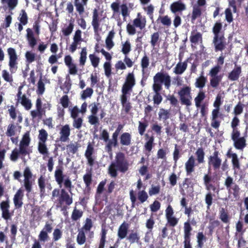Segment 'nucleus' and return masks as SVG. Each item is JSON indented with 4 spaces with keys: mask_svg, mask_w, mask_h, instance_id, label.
I'll list each match as a JSON object with an SVG mask.
<instances>
[{
    "mask_svg": "<svg viewBox=\"0 0 248 248\" xmlns=\"http://www.w3.org/2000/svg\"><path fill=\"white\" fill-rule=\"evenodd\" d=\"M129 163L124 154L119 152L116 153L115 160L112 162L108 168V174L112 178L118 176V171L125 173L129 169Z\"/></svg>",
    "mask_w": 248,
    "mask_h": 248,
    "instance_id": "f257e3e1",
    "label": "nucleus"
},
{
    "mask_svg": "<svg viewBox=\"0 0 248 248\" xmlns=\"http://www.w3.org/2000/svg\"><path fill=\"white\" fill-rule=\"evenodd\" d=\"M30 132H26L23 136L20 141L19 148H15L12 150L10 156V159L12 161L16 162L19 158L23 160L27 155H29L31 151L29 148L31 142Z\"/></svg>",
    "mask_w": 248,
    "mask_h": 248,
    "instance_id": "f03ea898",
    "label": "nucleus"
},
{
    "mask_svg": "<svg viewBox=\"0 0 248 248\" xmlns=\"http://www.w3.org/2000/svg\"><path fill=\"white\" fill-rule=\"evenodd\" d=\"M136 84V80L133 72L129 73L126 77L125 80L122 88V94L120 95L121 104L129 101L130 93Z\"/></svg>",
    "mask_w": 248,
    "mask_h": 248,
    "instance_id": "7ed1b4c3",
    "label": "nucleus"
},
{
    "mask_svg": "<svg viewBox=\"0 0 248 248\" xmlns=\"http://www.w3.org/2000/svg\"><path fill=\"white\" fill-rule=\"evenodd\" d=\"M52 196L53 197H58V204L60 206H62V210H66L67 206H70L73 203V197L66 191V188H55L52 191Z\"/></svg>",
    "mask_w": 248,
    "mask_h": 248,
    "instance_id": "20e7f679",
    "label": "nucleus"
},
{
    "mask_svg": "<svg viewBox=\"0 0 248 248\" xmlns=\"http://www.w3.org/2000/svg\"><path fill=\"white\" fill-rule=\"evenodd\" d=\"M154 83L152 87L162 90L164 84L166 89H169L171 86V78L166 72H157L153 77Z\"/></svg>",
    "mask_w": 248,
    "mask_h": 248,
    "instance_id": "39448f33",
    "label": "nucleus"
},
{
    "mask_svg": "<svg viewBox=\"0 0 248 248\" xmlns=\"http://www.w3.org/2000/svg\"><path fill=\"white\" fill-rule=\"evenodd\" d=\"M146 25V17L142 16L140 13H138L137 17L133 21V24L128 23L126 25L127 32L129 35H134L136 33V28H139L140 30H142L145 28Z\"/></svg>",
    "mask_w": 248,
    "mask_h": 248,
    "instance_id": "423d86ee",
    "label": "nucleus"
},
{
    "mask_svg": "<svg viewBox=\"0 0 248 248\" xmlns=\"http://www.w3.org/2000/svg\"><path fill=\"white\" fill-rule=\"evenodd\" d=\"M54 177L56 181L60 188L62 187V184L63 183L64 188L71 193V190L73 187L72 182L69 178H67L64 180V175L62 168H57L56 170Z\"/></svg>",
    "mask_w": 248,
    "mask_h": 248,
    "instance_id": "0eeeda50",
    "label": "nucleus"
},
{
    "mask_svg": "<svg viewBox=\"0 0 248 248\" xmlns=\"http://www.w3.org/2000/svg\"><path fill=\"white\" fill-rule=\"evenodd\" d=\"M7 52L9 57V70L12 74H14L18 68V55L16 49L13 47L8 48Z\"/></svg>",
    "mask_w": 248,
    "mask_h": 248,
    "instance_id": "6e6552de",
    "label": "nucleus"
},
{
    "mask_svg": "<svg viewBox=\"0 0 248 248\" xmlns=\"http://www.w3.org/2000/svg\"><path fill=\"white\" fill-rule=\"evenodd\" d=\"M181 103L186 106L191 105L192 96L191 95V88L185 86L181 88L178 92Z\"/></svg>",
    "mask_w": 248,
    "mask_h": 248,
    "instance_id": "1a4fd4ad",
    "label": "nucleus"
},
{
    "mask_svg": "<svg viewBox=\"0 0 248 248\" xmlns=\"http://www.w3.org/2000/svg\"><path fill=\"white\" fill-rule=\"evenodd\" d=\"M222 163V159L220 157V153L215 150L212 155L208 158V164L209 167H212L214 170H218Z\"/></svg>",
    "mask_w": 248,
    "mask_h": 248,
    "instance_id": "9d476101",
    "label": "nucleus"
},
{
    "mask_svg": "<svg viewBox=\"0 0 248 248\" xmlns=\"http://www.w3.org/2000/svg\"><path fill=\"white\" fill-rule=\"evenodd\" d=\"M213 44L215 51H222L224 50L226 46V39L224 34H222L220 36H214Z\"/></svg>",
    "mask_w": 248,
    "mask_h": 248,
    "instance_id": "9b49d317",
    "label": "nucleus"
},
{
    "mask_svg": "<svg viewBox=\"0 0 248 248\" xmlns=\"http://www.w3.org/2000/svg\"><path fill=\"white\" fill-rule=\"evenodd\" d=\"M17 127L14 123L10 124L7 128L5 132L6 135L8 137H10V139L13 143L17 144L18 142V136H16Z\"/></svg>",
    "mask_w": 248,
    "mask_h": 248,
    "instance_id": "f8f14e48",
    "label": "nucleus"
},
{
    "mask_svg": "<svg viewBox=\"0 0 248 248\" xmlns=\"http://www.w3.org/2000/svg\"><path fill=\"white\" fill-rule=\"evenodd\" d=\"M53 229L52 224L46 222L42 231L40 232L38 238L40 241L46 242L48 238V233H51Z\"/></svg>",
    "mask_w": 248,
    "mask_h": 248,
    "instance_id": "ddd939ff",
    "label": "nucleus"
},
{
    "mask_svg": "<svg viewBox=\"0 0 248 248\" xmlns=\"http://www.w3.org/2000/svg\"><path fill=\"white\" fill-rule=\"evenodd\" d=\"M59 134V141L63 142L69 141V136L71 134V129L69 125L66 124L62 126L60 130Z\"/></svg>",
    "mask_w": 248,
    "mask_h": 248,
    "instance_id": "4468645a",
    "label": "nucleus"
},
{
    "mask_svg": "<svg viewBox=\"0 0 248 248\" xmlns=\"http://www.w3.org/2000/svg\"><path fill=\"white\" fill-rule=\"evenodd\" d=\"M242 73V67L240 65L236 64V62L234 63V67L233 69L228 73V79L230 81L238 80Z\"/></svg>",
    "mask_w": 248,
    "mask_h": 248,
    "instance_id": "2eb2a0df",
    "label": "nucleus"
},
{
    "mask_svg": "<svg viewBox=\"0 0 248 248\" xmlns=\"http://www.w3.org/2000/svg\"><path fill=\"white\" fill-rule=\"evenodd\" d=\"M0 208L2 211V217L5 220L9 219L11 215L9 212L10 200L8 197L6 201L0 203Z\"/></svg>",
    "mask_w": 248,
    "mask_h": 248,
    "instance_id": "dca6fc26",
    "label": "nucleus"
},
{
    "mask_svg": "<svg viewBox=\"0 0 248 248\" xmlns=\"http://www.w3.org/2000/svg\"><path fill=\"white\" fill-rule=\"evenodd\" d=\"M23 198L24 191L21 188H19L15 194L13 198V202L16 209H19L22 206Z\"/></svg>",
    "mask_w": 248,
    "mask_h": 248,
    "instance_id": "f3484780",
    "label": "nucleus"
},
{
    "mask_svg": "<svg viewBox=\"0 0 248 248\" xmlns=\"http://www.w3.org/2000/svg\"><path fill=\"white\" fill-rule=\"evenodd\" d=\"M101 19H100L98 10L96 9H94L93 12L92 21V25L93 27L94 32L98 33V31L101 30L100 28V22Z\"/></svg>",
    "mask_w": 248,
    "mask_h": 248,
    "instance_id": "a211bd4d",
    "label": "nucleus"
},
{
    "mask_svg": "<svg viewBox=\"0 0 248 248\" xmlns=\"http://www.w3.org/2000/svg\"><path fill=\"white\" fill-rule=\"evenodd\" d=\"M93 146L91 142H89L88 143L87 149L85 151V156L87 159L88 164L91 167H93L95 163L94 158L93 156Z\"/></svg>",
    "mask_w": 248,
    "mask_h": 248,
    "instance_id": "6ab92c4d",
    "label": "nucleus"
},
{
    "mask_svg": "<svg viewBox=\"0 0 248 248\" xmlns=\"http://www.w3.org/2000/svg\"><path fill=\"white\" fill-rule=\"evenodd\" d=\"M226 155L228 157L232 158V169L234 171L240 170V162L237 155L236 153H232L230 149L228 151Z\"/></svg>",
    "mask_w": 248,
    "mask_h": 248,
    "instance_id": "aec40b11",
    "label": "nucleus"
},
{
    "mask_svg": "<svg viewBox=\"0 0 248 248\" xmlns=\"http://www.w3.org/2000/svg\"><path fill=\"white\" fill-rule=\"evenodd\" d=\"M195 166V159L192 155L189 157L185 164V170L187 175H191L194 171Z\"/></svg>",
    "mask_w": 248,
    "mask_h": 248,
    "instance_id": "412c9836",
    "label": "nucleus"
},
{
    "mask_svg": "<svg viewBox=\"0 0 248 248\" xmlns=\"http://www.w3.org/2000/svg\"><path fill=\"white\" fill-rule=\"evenodd\" d=\"M219 109L215 108L212 111L211 125L215 129H218L220 125V121L218 120Z\"/></svg>",
    "mask_w": 248,
    "mask_h": 248,
    "instance_id": "4be33fe9",
    "label": "nucleus"
},
{
    "mask_svg": "<svg viewBox=\"0 0 248 248\" xmlns=\"http://www.w3.org/2000/svg\"><path fill=\"white\" fill-rule=\"evenodd\" d=\"M129 224L126 222L124 221L121 225L119 226L118 230V238L120 240H122L127 237L128 229H129Z\"/></svg>",
    "mask_w": 248,
    "mask_h": 248,
    "instance_id": "5701e85b",
    "label": "nucleus"
},
{
    "mask_svg": "<svg viewBox=\"0 0 248 248\" xmlns=\"http://www.w3.org/2000/svg\"><path fill=\"white\" fill-rule=\"evenodd\" d=\"M26 32V37L28 44L31 47L33 48L37 44V39L35 37L34 33L31 28H27Z\"/></svg>",
    "mask_w": 248,
    "mask_h": 248,
    "instance_id": "b1692460",
    "label": "nucleus"
},
{
    "mask_svg": "<svg viewBox=\"0 0 248 248\" xmlns=\"http://www.w3.org/2000/svg\"><path fill=\"white\" fill-rule=\"evenodd\" d=\"M89 0H74V3L77 12L79 15H82L85 12V7L88 4Z\"/></svg>",
    "mask_w": 248,
    "mask_h": 248,
    "instance_id": "393cba45",
    "label": "nucleus"
},
{
    "mask_svg": "<svg viewBox=\"0 0 248 248\" xmlns=\"http://www.w3.org/2000/svg\"><path fill=\"white\" fill-rule=\"evenodd\" d=\"M248 129V126H247L245 132V136L240 137L238 139L233 141L234 146L236 149L243 150L246 146L247 144L245 137L247 136Z\"/></svg>",
    "mask_w": 248,
    "mask_h": 248,
    "instance_id": "a878e982",
    "label": "nucleus"
},
{
    "mask_svg": "<svg viewBox=\"0 0 248 248\" xmlns=\"http://www.w3.org/2000/svg\"><path fill=\"white\" fill-rule=\"evenodd\" d=\"M170 9L172 13L176 14L177 12H182L185 10L186 6L181 0H178L171 4Z\"/></svg>",
    "mask_w": 248,
    "mask_h": 248,
    "instance_id": "bb28decb",
    "label": "nucleus"
},
{
    "mask_svg": "<svg viewBox=\"0 0 248 248\" xmlns=\"http://www.w3.org/2000/svg\"><path fill=\"white\" fill-rule=\"evenodd\" d=\"M132 136L128 132H124L120 137V143L122 146H128L131 144Z\"/></svg>",
    "mask_w": 248,
    "mask_h": 248,
    "instance_id": "cd10ccee",
    "label": "nucleus"
},
{
    "mask_svg": "<svg viewBox=\"0 0 248 248\" xmlns=\"http://www.w3.org/2000/svg\"><path fill=\"white\" fill-rule=\"evenodd\" d=\"M187 62L188 59L183 62H179L174 67L173 72L176 75L182 74L187 68Z\"/></svg>",
    "mask_w": 248,
    "mask_h": 248,
    "instance_id": "c85d7f7f",
    "label": "nucleus"
},
{
    "mask_svg": "<svg viewBox=\"0 0 248 248\" xmlns=\"http://www.w3.org/2000/svg\"><path fill=\"white\" fill-rule=\"evenodd\" d=\"M145 138L147 141L144 145V149L148 152H150L154 146V137L153 136H150L149 134H146Z\"/></svg>",
    "mask_w": 248,
    "mask_h": 248,
    "instance_id": "c756f323",
    "label": "nucleus"
},
{
    "mask_svg": "<svg viewBox=\"0 0 248 248\" xmlns=\"http://www.w3.org/2000/svg\"><path fill=\"white\" fill-rule=\"evenodd\" d=\"M202 15V9L198 6L194 5L192 7V11L191 16V21L194 23L195 21L198 18L201 17Z\"/></svg>",
    "mask_w": 248,
    "mask_h": 248,
    "instance_id": "7c9ffc66",
    "label": "nucleus"
},
{
    "mask_svg": "<svg viewBox=\"0 0 248 248\" xmlns=\"http://www.w3.org/2000/svg\"><path fill=\"white\" fill-rule=\"evenodd\" d=\"M152 88L153 90L155 93L153 97L154 104L155 105L158 106L162 102L163 100V97L160 93V92L162 91V90H160V89L156 88Z\"/></svg>",
    "mask_w": 248,
    "mask_h": 248,
    "instance_id": "2f4dec72",
    "label": "nucleus"
},
{
    "mask_svg": "<svg viewBox=\"0 0 248 248\" xmlns=\"http://www.w3.org/2000/svg\"><path fill=\"white\" fill-rule=\"evenodd\" d=\"M195 155L196 156V160L198 164H202L205 162V153L202 147H199L197 149Z\"/></svg>",
    "mask_w": 248,
    "mask_h": 248,
    "instance_id": "473e14b6",
    "label": "nucleus"
},
{
    "mask_svg": "<svg viewBox=\"0 0 248 248\" xmlns=\"http://www.w3.org/2000/svg\"><path fill=\"white\" fill-rule=\"evenodd\" d=\"M126 240L131 244L139 243L140 240V236L137 232L132 231L127 237Z\"/></svg>",
    "mask_w": 248,
    "mask_h": 248,
    "instance_id": "72a5a7b5",
    "label": "nucleus"
},
{
    "mask_svg": "<svg viewBox=\"0 0 248 248\" xmlns=\"http://www.w3.org/2000/svg\"><path fill=\"white\" fill-rule=\"evenodd\" d=\"M115 32L114 30L110 31L106 39V47L108 49L110 50L114 46V43L112 41V39L114 37Z\"/></svg>",
    "mask_w": 248,
    "mask_h": 248,
    "instance_id": "f704fd0d",
    "label": "nucleus"
},
{
    "mask_svg": "<svg viewBox=\"0 0 248 248\" xmlns=\"http://www.w3.org/2000/svg\"><path fill=\"white\" fill-rule=\"evenodd\" d=\"M197 248H202L204 246V243L206 241L207 238L203 234V232H199L197 234Z\"/></svg>",
    "mask_w": 248,
    "mask_h": 248,
    "instance_id": "c9c22d12",
    "label": "nucleus"
},
{
    "mask_svg": "<svg viewBox=\"0 0 248 248\" xmlns=\"http://www.w3.org/2000/svg\"><path fill=\"white\" fill-rule=\"evenodd\" d=\"M38 184L40 189V194L41 197H44L46 195L45 187L46 186V179L44 177L41 175L38 179Z\"/></svg>",
    "mask_w": 248,
    "mask_h": 248,
    "instance_id": "e433bc0d",
    "label": "nucleus"
},
{
    "mask_svg": "<svg viewBox=\"0 0 248 248\" xmlns=\"http://www.w3.org/2000/svg\"><path fill=\"white\" fill-rule=\"evenodd\" d=\"M92 170V169L91 168L83 176V181L85 184L86 187L88 189H90V186L93 181Z\"/></svg>",
    "mask_w": 248,
    "mask_h": 248,
    "instance_id": "4c0bfd02",
    "label": "nucleus"
},
{
    "mask_svg": "<svg viewBox=\"0 0 248 248\" xmlns=\"http://www.w3.org/2000/svg\"><path fill=\"white\" fill-rule=\"evenodd\" d=\"M170 117V113L169 110L163 108H160L158 112V119L165 122Z\"/></svg>",
    "mask_w": 248,
    "mask_h": 248,
    "instance_id": "58836bf2",
    "label": "nucleus"
},
{
    "mask_svg": "<svg viewBox=\"0 0 248 248\" xmlns=\"http://www.w3.org/2000/svg\"><path fill=\"white\" fill-rule=\"evenodd\" d=\"M219 219L224 223H229L230 217L226 210L224 208H221L219 212Z\"/></svg>",
    "mask_w": 248,
    "mask_h": 248,
    "instance_id": "ea45409f",
    "label": "nucleus"
},
{
    "mask_svg": "<svg viewBox=\"0 0 248 248\" xmlns=\"http://www.w3.org/2000/svg\"><path fill=\"white\" fill-rule=\"evenodd\" d=\"M210 77V84L211 86L215 89L217 88L222 80L223 75H219V76Z\"/></svg>",
    "mask_w": 248,
    "mask_h": 248,
    "instance_id": "a19ab883",
    "label": "nucleus"
},
{
    "mask_svg": "<svg viewBox=\"0 0 248 248\" xmlns=\"http://www.w3.org/2000/svg\"><path fill=\"white\" fill-rule=\"evenodd\" d=\"M192 228L190 224V218L184 223V237H191Z\"/></svg>",
    "mask_w": 248,
    "mask_h": 248,
    "instance_id": "79ce46f5",
    "label": "nucleus"
},
{
    "mask_svg": "<svg viewBox=\"0 0 248 248\" xmlns=\"http://www.w3.org/2000/svg\"><path fill=\"white\" fill-rule=\"evenodd\" d=\"M66 81L64 82L62 86H60V88L61 90H63L64 93H68L70 91L72 83L70 78L69 75H67L66 77Z\"/></svg>",
    "mask_w": 248,
    "mask_h": 248,
    "instance_id": "37998d69",
    "label": "nucleus"
},
{
    "mask_svg": "<svg viewBox=\"0 0 248 248\" xmlns=\"http://www.w3.org/2000/svg\"><path fill=\"white\" fill-rule=\"evenodd\" d=\"M189 39L191 43L196 45L200 41H202V34L200 32L195 33L194 31H192Z\"/></svg>",
    "mask_w": 248,
    "mask_h": 248,
    "instance_id": "c03bdc74",
    "label": "nucleus"
},
{
    "mask_svg": "<svg viewBox=\"0 0 248 248\" xmlns=\"http://www.w3.org/2000/svg\"><path fill=\"white\" fill-rule=\"evenodd\" d=\"M19 102L26 110L30 109L32 107L31 100L28 98L25 94L22 95V97Z\"/></svg>",
    "mask_w": 248,
    "mask_h": 248,
    "instance_id": "a18cd8bd",
    "label": "nucleus"
},
{
    "mask_svg": "<svg viewBox=\"0 0 248 248\" xmlns=\"http://www.w3.org/2000/svg\"><path fill=\"white\" fill-rule=\"evenodd\" d=\"M83 212L81 210L77 209L75 206L71 215V219L73 221H76L79 220L83 216Z\"/></svg>",
    "mask_w": 248,
    "mask_h": 248,
    "instance_id": "49530a36",
    "label": "nucleus"
},
{
    "mask_svg": "<svg viewBox=\"0 0 248 248\" xmlns=\"http://www.w3.org/2000/svg\"><path fill=\"white\" fill-rule=\"evenodd\" d=\"M107 233V230L105 228H102L98 248H105Z\"/></svg>",
    "mask_w": 248,
    "mask_h": 248,
    "instance_id": "de8ad7c7",
    "label": "nucleus"
},
{
    "mask_svg": "<svg viewBox=\"0 0 248 248\" xmlns=\"http://www.w3.org/2000/svg\"><path fill=\"white\" fill-rule=\"evenodd\" d=\"M206 81V78L203 76V72H202V75L196 79L195 86L200 89L202 88L205 86Z\"/></svg>",
    "mask_w": 248,
    "mask_h": 248,
    "instance_id": "09e8293b",
    "label": "nucleus"
},
{
    "mask_svg": "<svg viewBox=\"0 0 248 248\" xmlns=\"http://www.w3.org/2000/svg\"><path fill=\"white\" fill-rule=\"evenodd\" d=\"M160 21L162 24L166 27H170L171 24L170 18L167 15L164 16H159L157 21Z\"/></svg>",
    "mask_w": 248,
    "mask_h": 248,
    "instance_id": "8fccbe9b",
    "label": "nucleus"
},
{
    "mask_svg": "<svg viewBox=\"0 0 248 248\" xmlns=\"http://www.w3.org/2000/svg\"><path fill=\"white\" fill-rule=\"evenodd\" d=\"M74 27V22L71 21L68 26H64V28H63L62 30L63 35L65 36H69L73 31Z\"/></svg>",
    "mask_w": 248,
    "mask_h": 248,
    "instance_id": "3c124183",
    "label": "nucleus"
},
{
    "mask_svg": "<svg viewBox=\"0 0 248 248\" xmlns=\"http://www.w3.org/2000/svg\"><path fill=\"white\" fill-rule=\"evenodd\" d=\"M222 28V24L219 21L216 22L212 29V31L214 35V36H220L222 34H220V32Z\"/></svg>",
    "mask_w": 248,
    "mask_h": 248,
    "instance_id": "603ef678",
    "label": "nucleus"
},
{
    "mask_svg": "<svg viewBox=\"0 0 248 248\" xmlns=\"http://www.w3.org/2000/svg\"><path fill=\"white\" fill-rule=\"evenodd\" d=\"M160 42V34L158 32L153 33L151 36L150 44L152 47H155Z\"/></svg>",
    "mask_w": 248,
    "mask_h": 248,
    "instance_id": "864d4df0",
    "label": "nucleus"
},
{
    "mask_svg": "<svg viewBox=\"0 0 248 248\" xmlns=\"http://www.w3.org/2000/svg\"><path fill=\"white\" fill-rule=\"evenodd\" d=\"M148 126V123L146 120H145L144 122H139L138 131L140 136L144 135Z\"/></svg>",
    "mask_w": 248,
    "mask_h": 248,
    "instance_id": "5fc2aeb1",
    "label": "nucleus"
},
{
    "mask_svg": "<svg viewBox=\"0 0 248 248\" xmlns=\"http://www.w3.org/2000/svg\"><path fill=\"white\" fill-rule=\"evenodd\" d=\"M93 226V223L92 219L90 218H86L85 221V223L81 228V230L85 232L90 231L91 229Z\"/></svg>",
    "mask_w": 248,
    "mask_h": 248,
    "instance_id": "6e6d98bb",
    "label": "nucleus"
},
{
    "mask_svg": "<svg viewBox=\"0 0 248 248\" xmlns=\"http://www.w3.org/2000/svg\"><path fill=\"white\" fill-rule=\"evenodd\" d=\"M87 54L86 47L82 48L79 58V64L81 66H84L85 64L87 59Z\"/></svg>",
    "mask_w": 248,
    "mask_h": 248,
    "instance_id": "4d7b16f0",
    "label": "nucleus"
},
{
    "mask_svg": "<svg viewBox=\"0 0 248 248\" xmlns=\"http://www.w3.org/2000/svg\"><path fill=\"white\" fill-rule=\"evenodd\" d=\"M205 97V93L203 92H200L197 96L195 98V105L199 108L201 106L202 102Z\"/></svg>",
    "mask_w": 248,
    "mask_h": 248,
    "instance_id": "13d9d810",
    "label": "nucleus"
},
{
    "mask_svg": "<svg viewBox=\"0 0 248 248\" xmlns=\"http://www.w3.org/2000/svg\"><path fill=\"white\" fill-rule=\"evenodd\" d=\"M85 232L80 230L77 235V242L78 244L81 245H83L86 242V236Z\"/></svg>",
    "mask_w": 248,
    "mask_h": 248,
    "instance_id": "bf43d9fd",
    "label": "nucleus"
},
{
    "mask_svg": "<svg viewBox=\"0 0 248 248\" xmlns=\"http://www.w3.org/2000/svg\"><path fill=\"white\" fill-rule=\"evenodd\" d=\"M38 150L39 152L43 155H47L48 154V151L46 142H38Z\"/></svg>",
    "mask_w": 248,
    "mask_h": 248,
    "instance_id": "052dcab7",
    "label": "nucleus"
},
{
    "mask_svg": "<svg viewBox=\"0 0 248 248\" xmlns=\"http://www.w3.org/2000/svg\"><path fill=\"white\" fill-rule=\"evenodd\" d=\"M149 65V59L145 55H144L141 60V67L142 68V73L144 75L145 74V70L148 68Z\"/></svg>",
    "mask_w": 248,
    "mask_h": 248,
    "instance_id": "680f3d73",
    "label": "nucleus"
},
{
    "mask_svg": "<svg viewBox=\"0 0 248 248\" xmlns=\"http://www.w3.org/2000/svg\"><path fill=\"white\" fill-rule=\"evenodd\" d=\"M179 176L174 172L171 173L168 177L169 184L171 187H173L177 185V180Z\"/></svg>",
    "mask_w": 248,
    "mask_h": 248,
    "instance_id": "e2e57ef3",
    "label": "nucleus"
},
{
    "mask_svg": "<svg viewBox=\"0 0 248 248\" xmlns=\"http://www.w3.org/2000/svg\"><path fill=\"white\" fill-rule=\"evenodd\" d=\"M48 137V134L46 130L42 129L39 131V142H46Z\"/></svg>",
    "mask_w": 248,
    "mask_h": 248,
    "instance_id": "0e129e2a",
    "label": "nucleus"
},
{
    "mask_svg": "<svg viewBox=\"0 0 248 248\" xmlns=\"http://www.w3.org/2000/svg\"><path fill=\"white\" fill-rule=\"evenodd\" d=\"M148 198V195L147 192L144 190H140L138 193V199L140 203L144 202Z\"/></svg>",
    "mask_w": 248,
    "mask_h": 248,
    "instance_id": "69168bd1",
    "label": "nucleus"
},
{
    "mask_svg": "<svg viewBox=\"0 0 248 248\" xmlns=\"http://www.w3.org/2000/svg\"><path fill=\"white\" fill-rule=\"evenodd\" d=\"M80 145L78 142H75V143H71L67 145V149L69 153L75 154L78 151V149Z\"/></svg>",
    "mask_w": 248,
    "mask_h": 248,
    "instance_id": "338daca9",
    "label": "nucleus"
},
{
    "mask_svg": "<svg viewBox=\"0 0 248 248\" xmlns=\"http://www.w3.org/2000/svg\"><path fill=\"white\" fill-rule=\"evenodd\" d=\"M25 56L26 62L28 63H31L35 60V54L31 51H27Z\"/></svg>",
    "mask_w": 248,
    "mask_h": 248,
    "instance_id": "774afa93",
    "label": "nucleus"
}]
</instances>
